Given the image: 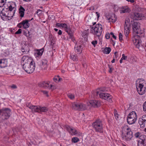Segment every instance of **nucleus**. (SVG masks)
<instances>
[{
  "mask_svg": "<svg viewBox=\"0 0 146 146\" xmlns=\"http://www.w3.org/2000/svg\"><path fill=\"white\" fill-rule=\"evenodd\" d=\"M10 87L11 88L13 89H16L17 88V86L15 84H13Z\"/></svg>",
  "mask_w": 146,
  "mask_h": 146,
  "instance_id": "nucleus-51",
  "label": "nucleus"
},
{
  "mask_svg": "<svg viewBox=\"0 0 146 146\" xmlns=\"http://www.w3.org/2000/svg\"><path fill=\"white\" fill-rule=\"evenodd\" d=\"M26 105L27 107H28L29 108L31 109L32 106H33L30 103L27 104Z\"/></svg>",
  "mask_w": 146,
  "mask_h": 146,
  "instance_id": "nucleus-47",
  "label": "nucleus"
},
{
  "mask_svg": "<svg viewBox=\"0 0 146 146\" xmlns=\"http://www.w3.org/2000/svg\"><path fill=\"white\" fill-rule=\"evenodd\" d=\"M92 30L94 34L99 37L101 36L103 30L102 26L100 24H97L94 26L92 27Z\"/></svg>",
  "mask_w": 146,
  "mask_h": 146,
  "instance_id": "nucleus-7",
  "label": "nucleus"
},
{
  "mask_svg": "<svg viewBox=\"0 0 146 146\" xmlns=\"http://www.w3.org/2000/svg\"><path fill=\"white\" fill-rule=\"evenodd\" d=\"M29 44L25 42H23L21 44V50L23 53L27 54L29 51Z\"/></svg>",
  "mask_w": 146,
  "mask_h": 146,
  "instance_id": "nucleus-13",
  "label": "nucleus"
},
{
  "mask_svg": "<svg viewBox=\"0 0 146 146\" xmlns=\"http://www.w3.org/2000/svg\"><path fill=\"white\" fill-rule=\"evenodd\" d=\"M11 13H10V16H9V18H8L9 20L11 19L13 16L15 12V9L14 10L13 12L11 11Z\"/></svg>",
  "mask_w": 146,
  "mask_h": 146,
  "instance_id": "nucleus-36",
  "label": "nucleus"
},
{
  "mask_svg": "<svg viewBox=\"0 0 146 146\" xmlns=\"http://www.w3.org/2000/svg\"><path fill=\"white\" fill-rule=\"evenodd\" d=\"M62 27L65 29V31L69 35V38L71 39V40L74 42L75 39L73 35V33L70 27H68L65 23H62Z\"/></svg>",
  "mask_w": 146,
  "mask_h": 146,
  "instance_id": "nucleus-8",
  "label": "nucleus"
},
{
  "mask_svg": "<svg viewBox=\"0 0 146 146\" xmlns=\"http://www.w3.org/2000/svg\"><path fill=\"white\" fill-rule=\"evenodd\" d=\"M82 45H78L76 44L74 47V50L76 52L80 53L82 50Z\"/></svg>",
  "mask_w": 146,
  "mask_h": 146,
  "instance_id": "nucleus-22",
  "label": "nucleus"
},
{
  "mask_svg": "<svg viewBox=\"0 0 146 146\" xmlns=\"http://www.w3.org/2000/svg\"><path fill=\"white\" fill-rule=\"evenodd\" d=\"M137 91L140 95L143 94L145 93V87H143V85L142 84L139 83V86H136Z\"/></svg>",
  "mask_w": 146,
  "mask_h": 146,
  "instance_id": "nucleus-15",
  "label": "nucleus"
},
{
  "mask_svg": "<svg viewBox=\"0 0 146 146\" xmlns=\"http://www.w3.org/2000/svg\"><path fill=\"white\" fill-rule=\"evenodd\" d=\"M130 20L128 18L126 19L124 25V30L125 35L126 37L128 36L130 29V25H132V29L134 32L139 30L140 28L139 23L136 21H131L129 23Z\"/></svg>",
  "mask_w": 146,
  "mask_h": 146,
  "instance_id": "nucleus-1",
  "label": "nucleus"
},
{
  "mask_svg": "<svg viewBox=\"0 0 146 146\" xmlns=\"http://www.w3.org/2000/svg\"><path fill=\"white\" fill-rule=\"evenodd\" d=\"M127 58V56H125L124 54H123L122 55V57L121 58L120 60V62L121 63L122 62V61L123 60H125Z\"/></svg>",
  "mask_w": 146,
  "mask_h": 146,
  "instance_id": "nucleus-39",
  "label": "nucleus"
},
{
  "mask_svg": "<svg viewBox=\"0 0 146 146\" xmlns=\"http://www.w3.org/2000/svg\"><path fill=\"white\" fill-rule=\"evenodd\" d=\"M25 11V9L22 6H21L19 9V13L20 16L21 18L24 17Z\"/></svg>",
  "mask_w": 146,
  "mask_h": 146,
  "instance_id": "nucleus-23",
  "label": "nucleus"
},
{
  "mask_svg": "<svg viewBox=\"0 0 146 146\" xmlns=\"http://www.w3.org/2000/svg\"><path fill=\"white\" fill-rule=\"evenodd\" d=\"M92 125L94 129L96 132L102 133L103 132L102 124L101 121L99 119L96 120L93 122Z\"/></svg>",
  "mask_w": 146,
  "mask_h": 146,
  "instance_id": "nucleus-5",
  "label": "nucleus"
},
{
  "mask_svg": "<svg viewBox=\"0 0 146 146\" xmlns=\"http://www.w3.org/2000/svg\"><path fill=\"white\" fill-rule=\"evenodd\" d=\"M33 18H32L31 19L28 20L26 19L25 20L21 22V24L22 25L24 29H27L28 28L29 26V22L33 20Z\"/></svg>",
  "mask_w": 146,
  "mask_h": 146,
  "instance_id": "nucleus-19",
  "label": "nucleus"
},
{
  "mask_svg": "<svg viewBox=\"0 0 146 146\" xmlns=\"http://www.w3.org/2000/svg\"><path fill=\"white\" fill-rule=\"evenodd\" d=\"M110 34L109 33L106 34L105 35V37L107 39H108L110 38Z\"/></svg>",
  "mask_w": 146,
  "mask_h": 146,
  "instance_id": "nucleus-56",
  "label": "nucleus"
},
{
  "mask_svg": "<svg viewBox=\"0 0 146 146\" xmlns=\"http://www.w3.org/2000/svg\"><path fill=\"white\" fill-rule=\"evenodd\" d=\"M29 33V31L27 30H25L23 31V34L27 36H29L30 35Z\"/></svg>",
  "mask_w": 146,
  "mask_h": 146,
  "instance_id": "nucleus-38",
  "label": "nucleus"
},
{
  "mask_svg": "<svg viewBox=\"0 0 146 146\" xmlns=\"http://www.w3.org/2000/svg\"><path fill=\"white\" fill-rule=\"evenodd\" d=\"M100 106V103L98 100H92V107L98 108Z\"/></svg>",
  "mask_w": 146,
  "mask_h": 146,
  "instance_id": "nucleus-24",
  "label": "nucleus"
},
{
  "mask_svg": "<svg viewBox=\"0 0 146 146\" xmlns=\"http://www.w3.org/2000/svg\"><path fill=\"white\" fill-rule=\"evenodd\" d=\"M121 13H126L129 12L130 10L129 9L128 7H122L120 10Z\"/></svg>",
  "mask_w": 146,
  "mask_h": 146,
  "instance_id": "nucleus-30",
  "label": "nucleus"
},
{
  "mask_svg": "<svg viewBox=\"0 0 146 146\" xmlns=\"http://www.w3.org/2000/svg\"><path fill=\"white\" fill-rule=\"evenodd\" d=\"M145 121L143 119L140 118H139V123L141 126L143 127V124Z\"/></svg>",
  "mask_w": 146,
  "mask_h": 146,
  "instance_id": "nucleus-37",
  "label": "nucleus"
},
{
  "mask_svg": "<svg viewBox=\"0 0 146 146\" xmlns=\"http://www.w3.org/2000/svg\"><path fill=\"white\" fill-rule=\"evenodd\" d=\"M70 58L73 61H77L78 60L77 55L76 54H71L70 56Z\"/></svg>",
  "mask_w": 146,
  "mask_h": 146,
  "instance_id": "nucleus-32",
  "label": "nucleus"
},
{
  "mask_svg": "<svg viewBox=\"0 0 146 146\" xmlns=\"http://www.w3.org/2000/svg\"><path fill=\"white\" fill-rule=\"evenodd\" d=\"M21 29H19L15 33V34H20L21 33Z\"/></svg>",
  "mask_w": 146,
  "mask_h": 146,
  "instance_id": "nucleus-50",
  "label": "nucleus"
},
{
  "mask_svg": "<svg viewBox=\"0 0 146 146\" xmlns=\"http://www.w3.org/2000/svg\"><path fill=\"white\" fill-rule=\"evenodd\" d=\"M8 9L10 11H12V12H13V10H14L15 9L14 8H11L10 7V6H9L8 7Z\"/></svg>",
  "mask_w": 146,
  "mask_h": 146,
  "instance_id": "nucleus-59",
  "label": "nucleus"
},
{
  "mask_svg": "<svg viewBox=\"0 0 146 146\" xmlns=\"http://www.w3.org/2000/svg\"><path fill=\"white\" fill-rule=\"evenodd\" d=\"M87 104L88 106H90L91 104V100H88V102H87Z\"/></svg>",
  "mask_w": 146,
  "mask_h": 146,
  "instance_id": "nucleus-62",
  "label": "nucleus"
},
{
  "mask_svg": "<svg viewBox=\"0 0 146 146\" xmlns=\"http://www.w3.org/2000/svg\"><path fill=\"white\" fill-rule=\"evenodd\" d=\"M109 68V72L110 73H111L112 72V68L110 66V65H108Z\"/></svg>",
  "mask_w": 146,
  "mask_h": 146,
  "instance_id": "nucleus-55",
  "label": "nucleus"
},
{
  "mask_svg": "<svg viewBox=\"0 0 146 146\" xmlns=\"http://www.w3.org/2000/svg\"><path fill=\"white\" fill-rule=\"evenodd\" d=\"M39 106H32L31 110L33 112H39Z\"/></svg>",
  "mask_w": 146,
  "mask_h": 146,
  "instance_id": "nucleus-28",
  "label": "nucleus"
},
{
  "mask_svg": "<svg viewBox=\"0 0 146 146\" xmlns=\"http://www.w3.org/2000/svg\"><path fill=\"white\" fill-rule=\"evenodd\" d=\"M72 108L75 110L79 111L84 110L86 109V105L85 104L75 102L72 104Z\"/></svg>",
  "mask_w": 146,
  "mask_h": 146,
  "instance_id": "nucleus-9",
  "label": "nucleus"
},
{
  "mask_svg": "<svg viewBox=\"0 0 146 146\" xmlns=\"http://www.w3.org/2000/svg\"><path fill=\"white\" fill-rule=\"evenodd\" d=\"M65 128L72 135H77L78 134V131L75 128H71L69 125L65 126Z\"/></svg>",
  "mask_w": 146,
  "mask_h": 146,
  "instance_id": "nucleus-14",
  "label": "nucleus"
},
{
  "mask_svg": "<svg viewBox=\"0 0 146 146\" xmlns=\"http://www.w3.org/2000/svg\"><path fill=\"white\" fill-rule=\"evenodd\" d=\"M33 61L31 59L29 58L28 56H24L21 59V64L23 66V64L29 63Z\"/></svg>",
  "mask_w": 146,
  "mask_h": 146,
  "instance_id": "nucleus-18",
  "label": "nucleus"
},
{
  "mask_svg": "<svg viewBox=\"0 0 146 146\" xmlns=\"http://www.w3.org/2000/svg\"><path fill=\"white\" fill-rule=\"evenodd\" d=\"M11 111L7 108H3L0 109V115L2 120H5L8 119L11 115Z\"/></svg>",
  "mask_w": 146,
  "mask_h": 146,
  "instance_id": "nucleus-3",
  "label": "nucleus"
},
{
  "mask_svg": "<svg viewBox=\"0 0 146 146\" xmlns=\"http://www.w3.org/2000/svg\"><path fill=\"white\" fill-rule=\"evenodd\" d=\"M62 32L61 30H59L58 32V34L59 35H61L62 34Z\"/></svg>",
  "mask_w": 146,
  "mask_h": 146,
  "instance_id": "nucleus-63",
  "label": "nucleus"
},
{
  "mask_svg": "<svg viewBox=\"0 0 146 146\" xmlns=\"http://www.w3.org/2000/svg\"><path fill=\"white\" fill-rule=\"evenodd\" d=\"M22 26L23 25H22V24H21V22L19 23L17 25V26L19 28H21L22 27Z\"/></svg>",
  "mask_w": 146,
  "mask_h": 146,
  "instance_id": "nucleus-61",
  "label": "nucleus"
},
{
  "mask_svg": "<svg viewBox=\"0 0 146 146\" xmlns=\"http://www.w3.org/2000/svg\"><path fill=\"white\" fill-rule=\"evenodd\" d=\"M111 50V48L110 47H106L105 48V53L106 54H109Z\"/></svg>",
  "mask_w": 146,
  "mask_h": 146,
  "instance_id": "nucleus-34",
  "label": "nucleus"
},
{
  "mask_svg": "<svg viewBox=\"0 0 146 146\" xmlns=\"http://www.w3.org/2000/svg\"><path fill=\"white\" fill-rule=\"evenodd\" d=\"M143 18V15L141 14L135 13L133 14V20H141Z\"/></svg>",
  "mask_w": 146,
  "mask_h": 146,
  "instance_id": "nucleus-21",
  "label": "nucleus"
},
{
  "mask_svg": "<svg viewBox=\"0 0 146 146\" xmlns=\"http://www.w3.org/2000/svg\"><path fill=\"white\" fill-rule=\"evenodd\" d=\"M7 60L6 59H0V67L3 68L7 66Z\"/></svg>",
  "mask_w": 146,
  "mask_h": 146,
  "instance_id": "nucleus-20",
  "label": "nucleus"
},
{
  "mask_svg": "<svg viewBox=\"0 0 146 146\" xmlns=\"http://www.w3.org/2000/svg\"><path fill=\"white\" fill-rule=\"evenodd\" d=\"M68 97L71 99H73L74 98V94H68Z\"/></svg>",
  "mask_w": 146,
  "mask_h": 146,
  "instance_id": "nucleus-41",
  "label": "nucleus"
},
{
  "mask_svg": "<svg viewBox=\"0 0 146 146\" xmlns=\"http://www.w3.org/2000/svg\"><path fill=\"white\" fill-rule=\"evenodd\" d=\"M39 87L43 88L45 89H49L54 90L55 89V87L51 84L50 86H49V83L46 81H44L41 82L38 84Z\"/></svg>",
  "mask_w": 146,
  "mask_h": 146,
  "instance_id": "nucleus-12",
  "label": "nucleus"
},
{
  "mask_svg": "<svg viewBox=\"0 0 146 146\" xmlns=\"http://www.w3.org/2000/svg\"><path fill=\"white\" fill-rule=\"evenodd\" d=\"M133 43L136 48L139 49V47L141 44V41L139 39H135L133 40Z\"/></svg>",
  "mask_w": 146,
  "mask_h": 146,
  "instance_id": "nucleus-27",
  "label": "nucleus"
},
{
  "mask_svg": "<svg viewBox=\"0 0 146 146\" xmlns=\"http://www.w3.org/2000/svg\"><path fill=\"white\" fill-rule=\"evenodd\" d=\"M143 110L144 111H146V101L145 102L143 105Z\"/></svg>",
  "mask_w": 146,
  "mask_h": 146,
  "instance_id": "nucleus-44",
  "label": "nucleus"
},
{
  "mask_svg": "<svg viewBox=\"0 0 146 146\" xmlns=\"http://www.w3.org/2000/svg\"><path fill=\"white\" fill-rule=\"evenodd\" d=\"M39 112H46L48 111V109L45 107H39Z\"/></svg>",
  "mask_w": 146,
  "mask_h": 146,
  "instance_id": "nucleus-31",
  "label": "nucleus"
},
{
  "mask_svg": "<svg viewBox=\"0 0 146 146\" xmlns=\"http://www.w3.org/2000/svg\"><path fill=\"white\" fill-rule=\"evenodd\" d=\"M96 14L97 15V20H98L100 16V14L97 12H96Z\"/></svg>",
  "mask_w": 146,
  "mask_h": 146,
  "instance_id": "nucleus-60",
  "label": "nucleus"
},
{
  "mask_svg": "<svg viewBox=\"0 0 146 146\" xmlns=\"http://www.w3.org/2000/svg\"><path fill=\"white\" fill-rule=\"evenodd\" d=\"M58 76L57 77H55L54 78H53V80L54 81V82H58Z\"/></svg>",
  "mask_w": 146,
  "mask_h": 146,
  "instance_id": "nucleus-46",
  "label": "nucleus"
},
{
  "mask_svg": "<svg viewBox=\"0 0 146 146\" xmlns=\"http://www.w3.org/2000/svg\"><path fill=\"white\" fill-rule=\"evenodd\" d=\"M137 116L135 112L132 111L130 113L127 117V121L129 124H132L135 123L137 120Z\"/></svg>",
  "mask_w": 146,
  "mask_h": 146,
  "instance_id": "nucleus-6",
  "label": "nucleus"
},
{
  "mask_svg": "<svg viewBox=\"0 0 146 146\" xmlns=\"http://www.w3.org/2000/svg\"><path fill=\"white\" fill-rule=\"evenodd\" d=\"M140 133L139 132H137V133H135V137L136 138H137L139 137V138H140Z\"/></svg>",
  "mask_w": 146,
  "mask_h": 146,
  "instance_id": "nucleus-48",
  "label": "nucleus"
},
{
  "mask_svg": "<svg viewBox=\"0 0 146 146\" xmlns=\"http://www.w3.org/2000/svg\"><path fill=\"white\" fill-rule=\"evenodd\" d=\"M135 32L137 34V36L138 38L143 37L144 36V34L143 31L139 29V30H137L136 31V32Z\"/></svg>",
  "mask_w": 146,
  "mask_h": 146,
  "instance_id": "nucleus-25",
  "label": "nucleus"
},
{
  "mask_svg": "<svg viewBox=\"0 0 146 146\" xmlns=\"http://www.w3.org/2000/svg\"><path fill=\"white\" fill-rule=\"evenodd\" d=\"M142 119H143L144 121H146V115H144L143 116Z\"/></svg>",
  "mask_w": 146,
  "mask_h": 146,
  "instance_id": "nucleus-58",
  "label": "nucleus"
},
{
  "mask_svg": "<svg viewBox=\"0 0 146 146\" xmlns=\"http://www.w3.org/2000/svg\"><path fill=\"white\" fill-rule=\"evenodd\" d=\"M146 136L144 135L140 136L139 139H140L138 141V146H146L145 143V138Z\"/></svg>",
  "mask_w": 146,
  "mask_h": 146,
  "instance_id": "nucleus-16",
  "label": "nucleus"
},
{
  "mask_svg": "<svg viewBox=\"0 0 146 146\" xmlns=\"http://www.w3.org/2000/svg\"><path fill=\"white\" fill-rule=\"evenodd\" d=\"M114 115L115 119L117 120L118 118V114L116 113V112H115Z\"/></svg>",
  "mask_w": 146,
  "mask_h": 146,
  "instance_id": "nucleus-52",
  "label": "nucleus"
},
{
  "mask_svg": "<svg viewBox=\"0 0 146 146\" xmlns=\"http://www.w3.org/2000/svg\"><path fill=\"white\" fill-rule=\"evenodd\" d=\"M41 66L42 68H45L47 67V61L46 59H43L41 60Z\"/></svg>",
  "mask_w": 146,
  "mask_h": 146,
  "instance_id": "nucleus-29",
  "label": "nucleus"
},
{
  "mask_svg": "<svg viewBox=\"0 0 146 146\" xmlns=\"http://www.w3.org/2000/svg\"><path fill=\"white\" fill-rule=\"evenodd\" d=\"M5 3V1L3 2L2 0H0V7H1L3 6Z\"/></svg>",
  "mask_w": 146,
  "mask_h": 146,
  "instance_id": "nucleus-43",
  "label": "nucleus"
},
{
  "mask_svg": "<svg viewBox=\"0 0 146 146\" xmlns=\"http://www.w3.org/2000/svg\"><path fill=\"white\" fill-rule=\"evenodd\" d=\"M79 141V138L77 137H74L72 139V141L74 143H76L78 142Z\"/></svg>",
  "mask_w": 146,
  "mask_h": 146,
  "instance_id": "nucleus-35",
  "label": "nucleus"
},
{
  "mask_svg": "<svg viewBox=\"0 0 146 146\" xmlns=\"http://www.w3.org/2000/svg\"><path fill=\"white\" fill-rule=\"evenodd\" d=\"M97 41L96 40H94L92 42V44L94 45V47L97 44Z\"/></svg>",
  "mask_w": 146,
  "mask_h": 146,
  "instance_id": "nucleus-49",
  "label": "nucleus"
},
{
  "mask_svg": "<svg viewBox=\"0 0 146 146\" xmlns=\"http://www.w3.org/2000/svg\"><path fill=\"white\" fill-rule=\"evenodd\" d=\"M123 35L121 33H120L119 35V40L121 41L122 40Z\"/></svg>",
  "mask_w": 146,
  "mask_h": 146,
  "instance_id": "nucleus-45",
  "label": "nucleus"
},
{
  "mask_svg": "<svg viewBox=\"0 0 146 146\" xmlns=\"http://www.w3.org/2000/svg\"><path fill=\"white\" fill-rule=\"evenodd\" d=\"M56 25L57 26L61 27H62V23H56Z\"/></svg>",
  "mask_w": 146,
  "mask_h": 146,
  "instance_id": "nucleus-54",
  "label": "nucleus"
},
{
  "mask_svg": "<svg viewBox=\"0 0 146 146\" xmlns=\"http://www.w3.org/2000/svg\"><path fill=\"white\" fill-rule=\"evenodd\" d=\"M11 12L8 8L5 9H3L1 11V13H0L1 19L4 21L6 20L7 18H9V16H10V13H11Z\"/></svg>",
  "mask_w": 146,
  "mask_h": 146,
  "instance_id": "nucleus-11",
  "label": "nucleus"
},
{
  "mask_svg": "<svg viewBox=\"0 0 146 146\" xmlns=\"http://www.w3.org/2000/svg\"><path fill=\"white\" fill-rule=\"evenodd\" d=\"M44 51L43 48L41 49L40 50H37L36 53L38 55V56H40L42 55Z\"/></svg>",
  "mask_w": 146,
  "mask_h": 146,
  "instance_id": "nucleus-33",
  "label": "nucleus"
},
{
  "mask_svg": "<svg viewBox=\"0 0 146 146\" xmlns=\"http://www.w3.org/2000/svg\"><path fill=\"white\" fill-rule=\"evenodd\" d=\"M110 35H112V37L115 39H116V37L115 35H114L113 33L112 32H111L110 33Z\"/></svg>",
  "mask_w": 146,
  "mask_h": 146,
  "instance_id": "nucleus-57",
  "label": "nucleus"
},
{
  "mask_svg": "<svg viewBox=\"0 0 146 146\" xmlns=\"http://www.w3.org/2000/svg\"><path fill=\"white\" fill-rule=\"evenodd\" d=\"M41 92H42L44 94H45L47 96H48V92L47 91H46L42 90L41 91Z\"/></svg>",
  "mask_w": 146,
  "mask_h": 146,
  "instance_id": "nucleus-53",
  "label": "nucleus"
},
{
  "mask_svg": "<svg viewBox=\"0 0 146 146\" xmlns=\"http://www.w3.org/2000/svg\"><path fill=\"white\" fill-rule=\"evenodd\" d=\"M10 7L11 8H14V10L15 9V11L16 10V8L15 7L16 6L15 3V2H12L11 4L10 5Z\"/></svg>",
  "mask_w": 146,
  "mask_h": 146,
  "instance_id": "nucleus-42",
  "label": "nucleus"
},
{
  "mask_svg": "<svg viewBox=\"0 0 146 146\" xmlns=\"http://www.w3.org/2000/svg\"><path fill=\"white\" fill-rule=\"evenodd\" d=\"M129 2H130L131 3H133L134 2V0H126Z\"/></svg>",
  "mask_w": 146,
  "mask_h": 146,
  "instance_id": "nucleus-64",
  "label": "nucleus"
},
{
  "mask_svg": "<svg viewBox=\"0 0 146 146\" xmlns=\"http://www.w3.org/2000/svg\"><path fill=\"white\" fill-rule=\"evenodd\" d=\"M23 68L27 73L29 74L32 73L35 68V63L34 61L31 62L29 63L23 64Z\"/></svg>",
  "mask_w": 146,
  "mask_h": 146,
  "instance_id": "nucleus-4",
  "label": "nucleus"
},
{
  "mask_svg": "<svg viewBox=\"0 0 146 146\" xmlns=\"http://www.w3.org/2000/svg\"><path fill=\"white\" fill-rule=\"evenodd\" d=\"M88 29L87 31L85 30L83 31L82 34V36L83 37V38L84 39L85 41H87V37L88 33Z\"/></svg>",
  "mask_w": 146,
  "mask_h": 146,
  "instance_id": "nucleus-26",
  "label": "nucleus"
},
{
  "mask_svg": "<svg viewBox=\"0 0 146 146\" xmlns=\"http://www.w3.org/2000/svg\"><path fill=\"white\" fill-rule=\"evenodd\" d=\"M126 135H123V133L122 134V138L123 140L126 141H129L133 137V132L131 131L130 129L128 128L126 129Z\"/></svg>",
  "mask_w": 146,
  "mask_h": 146,
  "instance_id": "nucleus-10",
  "label": "nucleus"
},
{
  "mask_svg": "<svg viewBox=\"0 0 146 146\" xmlns=\"http://www.w3.org/2000/svg\"><path fill=\"white\" fill-rule=\"evenodd\" d=\"M105 88H100L98 91H97L95 92V94L98 96V95L101 98L107 100L108 101L110 102H111L112 100L111 99V96L108 93H104L105 91Z\"/></svg>",
  "mask_w": 146,
  "mask_h": 146,
  "instance_id": "nucleus-2",
  "label": "nucleus"
},
{
  "mask_svg": "<svg viewBox=\"0 0 146 146\" xmlns=\"http://www.w3.org/2000/svg\"><path fill=\"white\" fill-rule=\"evenodd\" d=\"M106 17L110 22L115 23L117 20V17L115 14H112L111 15H107Z\"/></svg>",
  "mask_w": 146,
  "mask_h": 146,
  "instance_id": "nucleus-17",
  "label": "nucleus"
},
{
  "mask_svg": "<svg viewBox=\"0 0 146 146\" xmlns=\"http://www.w3.org/2000/svg\"><path fill=\"white\" fill-rule=\"evenodd\" d=\"M79 43L80 44V45H82V44H83L84 42L86 41H85L84 39L83 38L79 39Z\"/></svg>",
  "mask_w": 146,
  "mask_h": 146,
  "instance_id": "nucleus-40",
  "label": "nucleus"
}]
</instances>
